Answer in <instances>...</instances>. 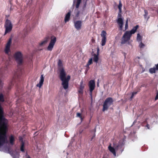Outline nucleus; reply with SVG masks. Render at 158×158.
Returning a JSON list of instances; mask_svg holds the SVG:
<instances>
[{
	"instance_id": "nucleus-39",
	"label": "nucleus",
	"mask_w": 158,
	"mask_h": 158,
	"mask_svg": "<svg viewBox=\"0 0 158 158\" xmlns=\"http://www.w3.org/2000/svg\"><path fill=\"white\" fill-rule=\"evenodd\" d=\"M156 67L155 68L156 69V70H158V64H157L156 65Z\"/></svg>"
},
{
	"instance_id": "nucleus-9",
	"label": "nucleus",
	"mask_w": 158,
	"mask_h": 158,
	"mask_svg": "<svg viewBox=\"0 0 158 158\" xmlns=\"http://www.w3.org/2000/svg\"><path fill=\"white\" fill-rule=\"evenodd\" d=\"M107 33L106 31H102L101 34V36L102 37L101 41V45L102 46H104L106 41V35Z\"/></svg>"
},
{
	"instance_id": "nucleus-34",
	"label": "nucleus",
	"mask_w": 158,
	"mask_h": 158,
	"mask_svg": "<svg viewBox=\"0 0 158 158\" xmlns=\"http://www.w3.org/2000/svg\"><path fill=\"white\" fill-rule=\"evenodd\" d=\"M158 99V91L157 92L156 94V95L155 97V100H156Z\"/></svg>"
},
{
	"instance_id": "nucleus-18",
	"label": "nucleus",
	"mask_w": 158,
	"mask_h": 158,
	"mask_svg": "<svg viewBox=\"0 0 158 158\" xmlns=\"http://www.w3.org/2000/svg\"><path fill=\"white\" fill-rule=\"evenodd\" d=\"M9 141L10 143L13 145L14 144V141H15V139L14 136L13 135H11L9 137Z\"/></svg>"
},
{
	"instance_id": "nucleus-7",
	"label": "nucleus",
	"mask_w": 158,
	"mask_h": 158,
	"mask_svg": "<svg viewBox=\"0 0 158 158\" xmlns=\"http://www.w3.org/2000/svg\"><path fill=\"white\" fill-rule=\"evenodd\" d=\"M95 82L94 80H91L89 82V94L91 99H92V93L95 87Z\"/></svg>"
},
{
	"instance_id": "nucleus-40",
	"label": "nucleus",
	"mask_w": 158,
	"mask_h": 158,
	"mask_svg": "<svg viewBox=\"0 0 158 158\" xmlns=\"http://www.w3.org/2000/svg\"><path fill=\"white\" fill-rule=\"evenodd\" d=\"M146 127H147L148 128V129H149V125L148 124H147V125H146Z\"/></svg>"
},
{
	"instance_id": "nucleus-33",
	"label": "nucleus",
	"mask_w": 158,
	"mask_h": 158,
	"mask_svg": "<svg viewBox=\"0 0 158 158\" xmlns=\"http://www.w3.org/2000/svg\"><path fill=\"white\" fill-rule=\"evenodd\" d=\"M121 14L120 13H118V19L119 18H121Z\"/></svg>"
},
{
	"instance_id": "nucleus-22",
	"label": "nucleus",
	"mask_w": 158,
	"mask_h": 158,
	"mask_svg": "<svg viewBox=\"0 0 158 158\" xmlns=\"http://www.w3.org/2000/svg\"><path fill=\"white\" fill-rule=\"evenodd\" d=\"M11 38L9 39L8 42L7 43L6 47L10 48V45L11 43Z\"/></svg>"
},
{
	"instance_id": "nucleus-25",
	"label": "nucleus",
	"mask_w": 158,
	"mask_h": 158,
	"mask_svg": "<svg viewBox=\"0 0 158 158\" xmlns=\"http://www.w3.org/2000/svg\"><path fill=\"white\" fill-rule=\"evenodd\" d=\"M156 70L155 68L154 67L153 68H151L150 69L149 71L151 73H155Z\"/></svg>"
},
{
	"instance_id": "nucleus-46",
	"label": "nucleus",
	"mask_w": 158,
	"mask_h": 158,
	"mask_svg": "<svg viewBox=\"0 0 158 158\" xmlns=\"http://www.w3.org/2000/svg\"><path fill=\"white\" fill-rule=\"evenodd\" d=\"M99 85L98 84L97 85L98 86Z\"/></svg>"
},
{
	"instance_id": "nucleus-44",
	"label": "nucleus",
	"mask_w": 158,
	"mask_h": 158,
	"mask_svg": "<svg viewBox=\"0 0 158 158\" xmlns=\"http://www.w3.org/2000/svg\"><path fill=\"white\" fill-rule=\"evenodd\" d=\"M27 158H31V157H30V156H28L27 157Z\"/></svg>"
},
{
	"instance_id": "nucleus-23",
	"label": "nucleus",
	"mask_w": 158,
	"mask_h": 158,
	"mask_svg": "<svg viewBox=\"0 0 158 158\" xmlns=\"http://www.w3.org/2000/svg\"><path fill=\"white\" fill-rule=\"evenodd\" d=\"M10 48L8 47H5V52L6 54H8L9 52H10Z\"/></svg>"
},
{
	"instance_id": "nucleus-35",
	"label": "nucleus",
	"mask_w": 158,
	"mask_h": 158,
	"mask_svg": "<svg viewBox=\"0 0 158 158\" xmlns=\"http://www.w3.org/2000/svg\"><path fill=\"white\" fill-rule=\"evenodd\" d=\"M95 133H94V135L92 137V138L90 139V141H93V139L95 138Z\"/></svg>"
},
{
	"instance_id": "nucleus-21",
	"label": "nucleus",
	"mask_w": 158,
	"mask_h": 158,
	"mask_svg": "<svg viewBox=\"0 0 158 158\" xmlns=\"http://www.w3.org/2000/svg\"><path fill=\"white\" fill-rule=\"evenodd\" d=\"M24 143H21L20 149L21 152H24Z\"/></svg>"
},
{
	"instance_id": "nucleus-31",
	"label": "nucleus",
	"mask_w": 158,
	"mask_h": 158,
	"mask_svg": "<svg viewBox=\"0 0 158 158\" xmlns=\"http://www.w3.org/2000/svg\"><path fill=\"white\" fill-rule=\"evenodd\" d=\"M122 4L121 2L120 1L119 5L118 6V8L119 9H122Z\"/></svg>"
},
{
	"instance_id": "nucleus-20",
	"label": "nucleus",
	"mask_w": 158,
	"mask_h": 158,
	"mask_svg": "<svg viewBox=\"0 0 158 158\" xmlns=\"http://www.w3.org/2000/svg\"><path fill=\"white\" fill-rule=\"evenodd\" d=\"M137 40L138 42H142V37L140 35L139 33L137 34Z\"/></svg>"
},
{
	"instance_id": "nucleus-32",
	"label": "nucleus",
	"mask_w": 158,
	"mask_h": 158,
	"mask_svg": "<svg viewBox=\"0 0 158 158\" xmlns=\"http://www.w3.org/2000/svg\"><path fill=\"white\" fill-rule=\"evenodd\" d=\"M19 140L21 142V143H24L23 141V139L22 137H21V136L19 137Z\"/></svg>"
},
{
	"instance_id": "nucleus-3",
	"label": "nucleus",
	"mask_w": 158,
	"mask_h": 158,
	"mask_svg": "<svg viewBox=\"0 0 158 158\" xmlns=\"http://www.w3.org/2000/svg\"><path fill=\"white\" fill-rule=\"evenodd\" d=\"M14 57L19 65H21L23 63V55L20 52H16L14 55Z\"/></svg>"
},
{
	"instance_id": "nucleus-8",
	"label": "nucleus",
	"mask_w": 158,
	"mask_h": 158,
	"mask_svg": "<svg viewBox=\"0 0 158 158\" xmlns=\"http://www.w3.org/2000/svg\"><path fill=\"white\" fill-rule=\"evenodd\" d=\"M56 41V37L54 36H51V41L47 49L48 51H51Z\"/></svg>"
},
{
	"instance_id": "nucleus-41",
	"label": "nucleus",
	"mask_w": 158,
	"mask_h": 158,
	"mask_svg": "<svg viewBox=\"0 0 158 158\" xmlns=\"http://www.w3.org/2000/svg\"><path fill=\"white\" fill-rule=\"evenodd\" d=\"M119 12L118 13H121L122 12V9H119Z\"/></svg>"
},
{
	"instance_id": "nucleus-28",
	"label": "nucleus",
	"mask_w": 158,
	"mask_h": 158,
	"mask_svg": "<svg viewBox=\"0 0 158 158\" xmlns=\"http://www.w3.org/2000/svg\"><path fill=\"white\" fill-rule=\"evenodd\" d=\"M77 116L81 118V121H82L83 120V118L82 117L81 114V113H77Z\"/></svg>"
},
{
	"instance_id": "nucleus-29",
	"label": "nucleus",
	"mask_w": 158,
	"mask_h": 158,
	"mask_svg": "<svg viewBox=\"0 0 158 158\" xmlns=\"http://www.w3.org/2000/svg\"><path fill=\"white\" fill-rule=\"evenodd\" d=\"M144 12L145 13V14L144 15V17L145 19H146L147 18V17L148 15V12L147 10H144Z\"/></svg>"
},
{
	"instance_id": "nucleus-36",
	"label": "nucleus",
	"mask_w": 158,
	"mask_h": 158,
	"mask_svg": "<svg viewBox=\"0 0 158 158\" xmlns=\"http://www.w3.org/2000/svg\"><path fill=\"white\" fill-rule=\"evenodd\" d=\"M139 91H137V92H133V93H132V95H133V96H134L136 94H137V92H139Z\"/></svg>"
},
{
	"instance_id": "nucleus-1",
	"label": "nucleus",
	"mask_w": 158,
	"mask_h": 158,
	"mask_svg": "<svg viewBox=\"0 0 158 158\" xmlns=\"http://www.w3.org/2000/svg\"><path fill=\"white\" fill-rule=\"evenodd\" d=\"M58 65L60 67L59 69L60 71L59 77L62 81V85L65 89H67L69 87V82L70 79V76L68 75L66 77V73L62 67V62L60 60H59Z\"/></svg>"
},
{
	"instance_id": "nucleus-19",
	"label": "nucleus",
	"mask_w": 158,
	"mask_h": 158,
	"mask_svg": "<svg viewBox=\"0 0 158 158\" xmlns=\"http://www.w3.org/2000/svg\"><path fill=\"white\" fill-rule=\"evenodd\" d=\"M138 25H136L129 32L132 34H134L136 31L137 29L139 27Z\"/></svg>"
},
{
	"instance_id": "nucleus-14",
	"label": "nucleus",
	"mask_w": 158,
	"mask_h": 158,
	"mask_svg": "<svg viewBox=\"0 0 158 158\" xmlns=\"http://www.w3.org/2000/svg\"><path fill=\"white\" fill-rule=\"evenodd\" d=\"M99 49L98 48L97 49V54H94V57L93 60L96 63H98V61L99 58H98V56L99 55Z\"/></svg>"
},
{
	"instance_id": "nucleus-10",
	"label": "nucleus",
	"mask_w": 158,
	"mask_h": 158,
	"mask_svg": "<svg viewBox=\"0 0 158 158\" xmlns=\"http://www.w3.org/2000/svg\"><path fill=\"white\" fill-rule=\"evenodd\" d=\"M8 153L10 154L12 156L13 158H19V154L17 152H15V153H14L13 151H10V148L9 147L7 148Z\"/></svg>"
},
{
	"instance_id": "nucleus-42",
	"label": "nucleus",
	"mask_w": 158,
	"mask_h": 158,
	"mask_svg": "<svg viewBox=\"0 0 158 158\" xmlns=\"http://www.w3.org/2000/svg\"><path fill=\"white\" fill-rule=\"evenodd\" d=\"M95 40H94V39H92V42L94 43V42H95Z\"/></svg>"
},
{
	"instance_id": "nucleus-11",
	"label": "nucleus",
	"mask_w": 158,
	"mask_h": 158,
	"mask_svg": "<svg viewBox=\"0 0 158 158\" xmlns=\"http://www.w3.org/2000/svg\"><path fill=\"white\" fill-rule=\"evenodd\" d=\"M75 27L77 30H80L82 26V22L81 21L78 20L75 21L74 22Z\"/></svg>"
},
{
	"instance_id": "nucleus-38",
	"label": "nucleus",
	"mask_w": 158,
	"mask_h": 158,
	"mask_svg": "<svg viewBox=\"0 0 158 158\" xmlns=\"http://www.w3.org/2000/svg\"><path fill=\"white\" fill-rule=\"evenodd\" d=\"M81 0H77V2L80 3Z\"/></svg>"
},
{
	"instance_id": "nucleus-17",
	"label": "nucleus",
	"mask_w": 158,
	"mask_h": 158,
	"mask_svg": "<svg viewBox=\"0 0 158 158\" xmlns=\"http://www.w3.org/2000/svg\"><path fill=\"white\" fill-rule=\"evenodd\" d=\"M70 15L71 12L70 11H69L66 15L64 18V21L65 23H66L69 21L70 19Z\"/></svg>"
},
{
	"instance_id": "nucleus-24",
	"label": "nucleus",
	"mask_w": 158,
	"mask_h": 158,
	"mask_svg": "<svg viewBox=\"0 0 158 158\" xmlns=\"http://www.w3.org/2000/svg\"><path fill=\"white\" fill-rule=\"evenodd\" d=\"M92 58H90L89 60V61H88L87 64H86V67H89V66L91 64H92Z\"/></svg>"
},
{
	"instance_id": "nucleus-27",
	"label": "nucleus",
	"mask_w": 158,
	"mask_h": 158,
	"mask_svg": "<svg viewBox=\"0 0 158 158\" xmlns=\"http://www.w3.org/2000/svg\"><path fill=\"white\" fill-rule=\"evenodd\" d=\"M47 39H46L40 43L39 44L40 46H42L44 44H45L47 42Z\"/></svg>"
},
{
	"instance_id": "nucleus-6",
	"label": "nucleus",
	"mask_w": 158,
	"mask_h": 158,
	"mask_svg": "<svg viewBox=\"0 0 158 158\" xmlns=\"http://www.w3.org/2000/svg\"><path fill=\"white\" fill-rule=\"evenodd\" d=\"M22 73V72L21 70L18 73H16L15 74L11 82V85H14L15 83L20 81Z\"/></svg>"
},
{
	"instance_id": "nucleus-30",
	"label": "nucleus",
	"mask_w": 158,
	"mask_h": 158,
	"mask_svg": "<svg viewBox=\"0 0 158 158\" xmlns=\"http://www.w3.org/2000/svg\"><path fill=\"white\" fill-rule=\"evenodd\" d=\"M128 27V20H127L126 21L125 27V30L124 31L126 30L127 28Z\"/></svg>"
},
{
	"instance_id": "nucleus-45",
	"label": "nucleus",
	"mask_w": 158,
	"mask_h": 158,
	"mask_svg": "<svg viewBox=\"0 0 158 158\" xmlns=\"http://www.w3.org/2000/svg\"><path fill=\"white\" fill-rule=\"evenodd\" d=\"M149 17H148V18H147V20L149 19Z\"/></svg>"
},
{
	"instance_id": "nucleus-16",
	"label": "nucleus",
	"mask_w": 158,
	"mask_h": 158,
	"mask_svg": "<svg viewBox=\"0 0 158 158\" xmlns=\"http://www.w3.org/2000/svg\"><path fill=\"white\" fill-rule=\"evenodd\" d=\"M108 149L109 151L114 155V156H116V153L115 150L114 148L111 146V145L110 144L108 147Z\"/></svg>"
},
{
	"instance_id": "nucleus-43",
	"label": "nucleus",
	"mask_w": 158,
	"mask_h": 158,
	"mask_svg": "<svg viewBox=\"0 0 158 158\" xmlns=\"http://www.w3.org/2000/svg\"><path fill=\"white\" fill-rule=\"evenodd\" d=\"M133 97H134L133 95H131V97L130 98L131 99H132L133 98Z\"/></svg>"
},
{
	"instance_id": "nucleus-4",
	"label": "nucleus",
	"mask_w": 158,
	"mask_h": 158,
	"mask_svg": "<svg viewBox=\"0 0 158 158\" xmlns=\"http://www.w3.org/2000/svg\"><path fill=\"white\" fill-rule=\"evenodd\" d=\"M4 27L5 28V31L4 35L7 33L10 32L12 30L13 26L11 21L8 19H7L5 22L4 25Z\"/></svg>"
},
{
	"instance_id": "nucleus-15",
	"label": "nucleus",
	"mask_w": 158,
	"mask_h": 158,
	"mask_svg": "<svg viewBox=\"0 0 158 158\" xmlns=\"http://www.w3.org/2000/svg\"><path fill=\"white\" fill-rule=\"evenodd\" d=\"M44 81V77L43 75H41L40 77V80L39 83L37 84L36 86L40 88L43 84Z\"/></svg>"
},
{
	"instance_id": "nucleus-26",
	"label": "nucleus",
	"mask_w": 158,
	"mask_h": 158,
	"mask_svg": "<svg viewBox=\"0 0 158 158\" xmlns=\"http://www.w3.org/2000/svg\"><path fill=\"white\" fill-rule=\"evenodd\" d=\"M139 46L140 48H142L144 47L145 45L142 42H140Z\"/></svg>"
},
{
	"instance_id": "nucleus-13",
	"label": "nucleus",
	"mask_w": 158,
	"mask_h": 158,
	"mask_svg": "<svg viewBox=\"0 0 158 158\" xmlns=\"http://www.w3.org/2000/svg\"><path fill=\"white\" fill-rule=\"evenodd\" d=\"M117 23L119 26V30L122 31L123 28V18H119L117 19Z\"/></svg>"
},
{
	"instance_id": "nucleus-5",
	"label": "nucleus",
	"mask_w": 158,
	"mask_h": 158,
	"mask_svg": "<svg viewBox=\"0 0 158 158\" xmlns=\"http://www.w3.org/2000/svg\"><path fill=\"white\" fill-rule=\"evenodd\" d=\"M132 34L129 32V31H127L123 35L122 38L121 43L123 44L129 41L131 37Z\"/></svg>"
},
{
	"instance_id": "nucleus-37",
	"label": "nucleus",
	"mask_w": 158,
	"mask_h": 158,
	"mask_svg": "<svg viewBox=\"0 0 158 158\" xmlns=\"http://www.w3.org/2000/svg\"><path fill=\"white\" fill-rule=\"evenodd\" d=\"M80 4V3L77 2V4L76 5V8H79Z\"/></svg>"
},
{
	"instance_id": "nucleus-12",
	"label": "nucleus",
	"mask_w": 158,
	"mask_h": 158,
	"mask_svg": "<svg viewBox=\"0 0 158 158\" xmlns=\"http://www.w3.org/2000/svg\"><path fill=\"white\" fill-rule=\"evenodd\" d=\"M85 84L83 83L82 80L81 81L80 86L78 90V92L81 94H82L83 92V90L85 87Z\"/></svg>"
},
{
	"instance_id": "nucleus-2",
	"label": "nucleus",
	"mask_w": 158,
	"mask_h": 158,
	"mask_svg": "<svg viewBox=\"0 0 158 158\" xmlns=\"http://www.w3.org/2000/svg\"><path fill=\"white\" fill-rule=\"evenodd\" d=\"M113 100L112 98L109 97L106 98L103 103L102 111L104 112L107 110L109 107L113 104Z\"/></svg>"
}]
</instances>
